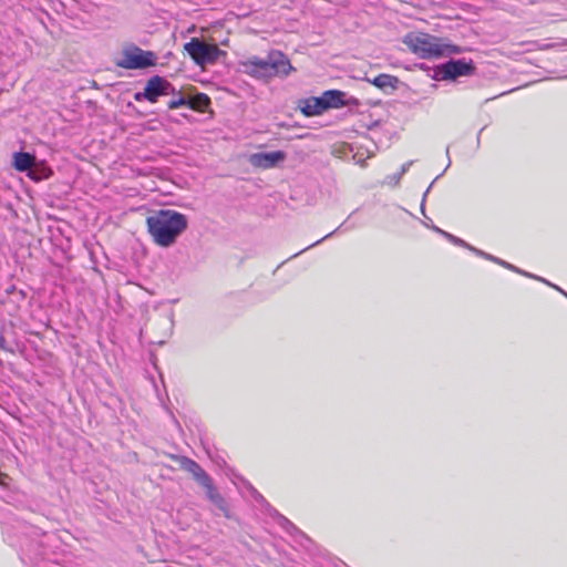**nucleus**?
I'll return each instance as SVG.
<instances>
[{
  "mask_svg": "<svg viewBox=\"0 0 567 567\" xmlns=\"http://www.w3.org/2000/svg\"><path fill=\"white\" fill-rule=\"evenodd\" d=\"M181 467L190 473L194 477V480L200 485L203 486L204 488H207L209 487L210 485H213V480L210 478V476L205 472V470L197 463L195 462L194 460L192 458H188L186 456H183L181 458Z\"/></svg>",
  "mask_w": 567,
  "mask_h": 567,
  "instance_id": "9d476101",
  "label": "nucleus"
},
{
  "mask_svg": "<svg viewBox=\"0 0 567 567\" xmlns=\"http://www.w3.org/2000/svg\"><path fill=\"white\" fill-rule=\"evenodd\" d=\"M20 529L22 535L20 540V547L22 549L31 551L34 543L33 537H38L42 535V533L39 528L25 524H22L20 526Z\"/></svg>",
  "mask_w": 567,
  "mask_h": 567,
  "instance_id": "f8f14e48",
  "label": "nucleus"
},
{
  "mask_svg": "<svg viewBox=\"0 0 567 567\" xmlns=\"http://www.w3.org/2000/svg\"><path fill=\"white\" fill-rule=\"evenodd\" d=\"M327 111V107L324 105L322 95L319 97H310L303 101V105L301 106V112L306 116H315L320 115Z\"/></svg>",
  "mask_w": 567,
  "mask_h": 567,
  "instance_id": "9b49d317",
  "label": "nucleus"
},
{
  "mask_svg": "<svg viewBox=\"0 0 567 567\" xmlns=\"http://www.w3.org/2000/svg\"><path fill=\"white\" fill-rule=\"evenodd\" d=\"M52 175V169L43 161H34L32 168L29 171L28 176L34 182L48 179Z\"/></svg>",
  "mask_w": 567,
  "mask_h": 567,
  "instance_id": "4468645a",
  "label": "nucleus"
},
{
  "mask_svg": "<svg viewBox=\"0 0 567 567\" xmlns=\"http://www.w3.org/2000/svg\"><path fill=\"white\" fill-rule=\"evenodd\" d=\"M475 66L472 60L465 59L450 60L446 63L440 65L435 70L436 80H455L460 76H467L473 74Z\"/></svg>",
  "mask_w": 567,
  "mask_h": 567,
  "instance_id": "0eeeda50",
  "label": "nucleus"
},
{
  "mask_svg": "<svg viewBox=\"0 0 567 567\" xmlns=\"http://www.w3.org/2000/svg\"><path fill=\"white\" fill-rule=\"evenodd\" d=\"M560 292L567 298V292L564 291L563 289L560 290Z\"/></svg>",
  "mask_w": 567,
  "mask_h": 567,
  "instance_id": "cd10ccee",
  "label": "nucleus"
},
{
  "mask_svg": "<svg viewBox=\"0 0 567 567\" xmlns=\"http://www.w3.org/2000/svg\"><path fill=\"white\" fill-rule=\"evenodd\" d=\"M489 260H491V261H493V262H496V264H498V265H501V266H503V267H505V268H507V269H509V270H512V271H515V272H518V274H520V275H523V276H526V277H529V278H534V279H536V280H539V281H542V282H544V284H546V285H548V286L553 287L554 289L558 290L559 292H560V290H561V288H559L558 286H556V285H554V284H551V282H549L548 280H546V279H544V278H542V277H538V276L532 275V274H529V272H526V271H524V270H520V269H518L517 267H515L514 265H511V264H508L507 261L502 260V259H499V258H497V257H495V256H493V259H489Z\"/></svg>",
  "mask_w": 567,
  "mask_h": 567,
  "instance_id": "dca6fc26",
  "label": "nucleus"
},
{
  "mask_svg": "<svg viewBox=\"0 0 567 567\" xmlns=\"http://www.w3.org/2000/svg\"><path fill=\"white\" fill-rule=\"evenodd\" d=\"M275 514L277 516L279 525H281L286 530L290 532V529H296V527L286 517H284L276 511Z\"/></svg>",
  "mask_w": 567,
  "mask_h": 567,
  "instance_id": "aec40b11",
  "label": "nucleus"
},
{
  "mask_svg": "<svg viewBox=\"0 0 567 567\" xmlns=\"http://www.w3.org/2000/svg\"><path fill=\"white\" fill-rule=\"evenodd\" d=\"M171 96H172V99H171V100L177 99V95H176V94H175V95H171Z\"/></svg>",
  "mask_w": 567,
  "mask_h": 567,
  "instance_id": "c85d7f7f",
  "label": "nucleus"
},
{
  "mask_svg": "<svg viewBox=\"0 0 567 567\" xmlns=\"http://www.w3.org/2000/svg\"><path fill=\"white\" fill-rule=\"evenodd\" d=\"M403 43L419 58H440L447 54H458L461 49L456 45L444 44L441 39L427 33H408Z\"/></svg>",
  "mask_w": 567,
  "mask_h": 567,
  "instance_id": "7ed1b4c3",
  "label": "nucleus"
},
{
  "mask_svg": "<svg viewBox=\"0 0 567 567\" xmlns=\"http://www.w3.org/2000/svg\"><path fill=\"white\" fill-rule=\"evenodd\" d=\"M440 176H441V175H439V176H437V177H436V178L431 183V185L426 188V190H425V193H424V195H423V200H422V205H421V206H422V208L424 207V202H425V198H426V196H427V194H429V192H430L431 187L433 186L434 182H435Z\"/></svg>",
  "mask_w": 567,
  "mask_h": 567,
  "instance_id": "b1692460",
  "label": "nucleus"
},
{
  "mask_svg": "<svg viewBox=\"0 0 567 567\" xmlns=\"http://www.w3.org/2000/svg\"><path fill=\"white\" fill-rule=\"evenodd\" d=\"M35 159H37L35 156L30 153L18 152L14 154L13 165L17 171L27 172V174H28L29 171L32 168Z\"/></svg>",
  "mask_w": 567,
  "mask_h": 567,
  "instance_id": "2eb2a0df",
  "label": "nucleus"
},
{
  "mask_svg": "<svg viewBox=\"0 0 567 567\" xmlns=\"http://www.w3.org/2000/svg\"><path fill=\"white\" fill-rule=\"evenodd\" d=\"M483 128L480 131L478 135H477V143L480 144V141H481V133H482Z\"/></svg>",
  "mask_w": 567,
  "mask_h": 567,
  "instance_id": "bb28decb",
  "label": "nucleus"
},
{
  "mask_svg": "<svg viewBox=\"0 0 567 567\" xmlns=\"http://www.w3.org/2000/svg\"><path fill=\"white\" fill-rule=\"evenodd\" d=\"M566 78H567V75H566Z\"/></svg>",
  "mask_w": 567,
  "mask_h": 567,
  "instance_id": "c756f323",
  "label": "nucleus"
},
{
  "mask_svg": "<svg viewBox=\"0 0 567 567\" xmlns=\"http://www.w3.org/2000/svg\"><path fill=\"white\" fill-rule=\"evenodd\" d=\"M346 93L338 90H329L322 94L324 105L328 109H337L348 104L344 101Z\"/></svg>",
  "mask_w": 567,
  "mask_h": 567,
  "instance_id": "ddd939ff",
  "label": "nucleus"
},
{
  "mask_svg": "<svg viewBox=\"0 0 567 567\" xmlns=\"http://www.w3.org/2000/svg\"><path fill=\"white\" fill-rule=\"evenodd\" d=\"M0 349L8 350L7 348V341L2 334H0Z\"/></svg>",
  "mask_w": 567,
  "mask_h": 567,
  "instance_id": "393cba45",
  "label": "nucleus"
},
{
  "mask_svg": "<svg viewBox=\"0 0 567 567\" xmlns=\"http://www.w3.org/2000/svg\"><path fill=\"white\" fill-rule=\"evenodd\" d=\"M147 230L153 240L162 246H172L187 228V218L173 209H161L146 218Z\"/></svg>",
  "mask_w": 567,
  "mask_h": 567,
  "instance_id": "f257e3e1",
  "label": "nucleus"
},
{
  "mask_svg": "<svg viewBox=\"0 0 567 567\" xmlns=\"http://www.w3.org/2000/svg\"><path fill=\"white\" fill-rule=\"evenodd\" d=\"M466 249L471 250L472 252H474L475 255H477V256H480V257H482L484 259H487V260L488 259H493L492 255H489V254H487V252H485V251H483L481 249H477V248L471 246L470 244H468V247H466Z\"/></svg>",
  "mask_w": 567,
  "mask_h": 567,
  "instance_id": "412c9836",
  "label": "nucleus"
},
{
  "mask_svg": "<svg viewBox=\"0 0 567 567\" xmlns=\"http://www.w3.org/2000/svg\"><path fill=\"white\" fill-rule=\"evenodd\" d=\"M177 93H179V90H177L169 81L163 76L154 75L147 81L144 91L135 94V100L141 101L142 99H145L151 103H155L159 96L177 95Z\"/></svg>",
  "mask_w": 567,
  "mask_h": 567,
  "instance_id": "423d86ee",
  "label": "nucleus"
},
{
  "mask_svg": "<svg viewBox=\"0 0 567 567\" xmlns=\"http://www.w3.org/2000/svg\"><path fill=\"white\" fill-rule=\"evenodd\" d=\"M184 50L195 64L199 66L214 64L220 56H226V52L220 50L216 44L207 43L199 38H192L184 44Z\"/></svg>",
  "mask_w": 567,
  "mask_h": 567,
  "instance_id": "20e7f679",
  "label": "nucleus"
},
{
  "mask_svg": "<svg viewBox=\"0 0 567 567\" xmlns=\"http://www.w3.org/2000/svg\"><path fill=\"white\" fill-rule=\"evenodd\" d=\"M336 231H337V229H336V230H333V231H331V233H329V234H327L324 237H322L321 239H319V240H317L316 243L311 244L310 246L306 247L305 249L300 250L299 252L295 254L293 256L296 257V256L300 255L301 252L306 251L307 249H309V248H311V247H315L316 245L320 244V243H321V241H323L324 239H327V238L331 237Z\"/></svg>",
  "mask_w": 567,
  "mask_h": 567,
  "instance_id": "5701e85b",
  "label": "nucleus"
},
{
  "mask_svg": "<svg viewBox=\"0 0 567 567\" xmlns=\"http://www.w3.org/2000/svg\"><path fill=\"white\" fill-rule=\"evenodd\" d=\"M396 176H398V174H395V175H393V176H391V177H390V178H391V181H392L394 184H398V183H399V182H396Z\"/></svg>",
  "mask_w": 567,
  "mask_h": 567,
  "instance_id": "a878e982",
  "label": "nucleus"
},
{
  "mask_svg": "<svg viewBox=\"0 0 567 567\" xmlns=\"http://www.w3.org/2000/svg\"><path fill=\"white\" fill-rule=\"evenodd\" d=\"M435 231H437L439 234H441L442 236H444L450 243L456 245V246H460V247H463V248H466L468 247V244L466 241H464L463 239L445 231V230H442L440 229L439 227H434Z\"/></svg>",
  "mask_w": 567,
  "mask_h": 567,
  "instance_id": "6ab92c4d",
  "label": "nucleus"
},
{
  "mask_svg": "<svg viewBox=\"0 0 567 567\" xmlns=\"http://www.w3.org/2000/svg\"><path fill=\"white\" fill-rule=\"evenodd\" d=\"M156 59L154 52L144 51L132 44L122 51V58L116 62V65L126 70H141L155 65Z\"/></svg>",
  "mask_w": 567,
  "mask_h": 567,
  "instance_id": "39448f33",
  "label": "nucleus"
},
{
  "mask_svg": "<svg viewBox=\"0 0 567 567\" xmlns=\"http://www.w3.org/2000/svg\"><path fill=\"white\" fill-rule=\"evenodd\" d=\"M205 491L207 498L220 511L226 512V502L214 484L205 488Z\"/></svg>",
  "mask_w": 567,
  "mask_h": 567,
  "instance_id": "f3484780",
  "label": "nucleus"
},
{
  "mask_svg": "<svg viewBox=\"0 0 567 567\" xmlns=\"http://www.w3.org/2000/svg\"><path fill=\"white\" fill-rule=\"evenodd\" d=\"M373 85H375L379 89H386L391 87L394 89L395 84L398 83V79L395 76H392L390 74H379L373 80L370 81Z\"/></svg>",
  "mask_w": 567,
  "mask_h": 567,
  "instance_id": "a211bd4d",
  "label": "nucleus"
},
{
  "mask_svg": "<svg viewBox=\"0 0 567 567\" xmlns=\"http://www.w3.org/2000/svg\"><path fill=\"white\" fill-rule=\"evenodd\" d=\"M412 164H413V161H410V162L404 163L401 166V169H400V172L398 173V176H396V182H400L401 177L410 169Z\"/></svg>",
  "mask_w": 567,
  "mask_h": 567,
  "instance_id": "4be33fe9",
  "label": "nucleus"
},
{
  "mask_svg": "<svg viewBox=\"0 0 567 567\" xmlns=\"http://www.w3.org/2000/svg\"><path fill=\"white\" fill-rule=\"evenodd\" d=\"M287 154L284 151L261 152L251 154L249 163L257 168L269 169L285 162Z\"/></svg>",
  "mask_w": 567,
  "mask_h": 567,
  "instance_id": "1a4fd4ad",
  "label": "nucleus"
},
{
  "mask_svg": "<svg viewBox=\"0 0 567 567\" xmlns=\"http://www.w3.org/2000/svg\"><path fill=\"white\" fill-rule=\"evenodd\" d=\"M244 70L250 76L266 79L287 76L292 70L289 59L281 51H270L267 58L251 56L243 62Z\"/></svg>",
  "mask_w": 567,
  "mask_h": 567,
  "instance_id": "f03ea898",
  "label": "nucleus"
},
{
  "mask_svg": "<svg viewBox=\"0 0 567 567\" xmlns=\"http://www.w3.org/2000/svg\"><path fill=\"white\" fill-rule=\"evenodd\" d=\"M209 104L210 99L204 93H198L192 96L179 91V93H177V99L168 101L167 107L169 110H175L182 106H186L189 110L204 112L209 106Z\"/></svg>",
  "mask_w": 567,
  "mask_h": 567,
  "instance_id": "6e6552de",
  "label": "nucleus"
}]
</instances>
